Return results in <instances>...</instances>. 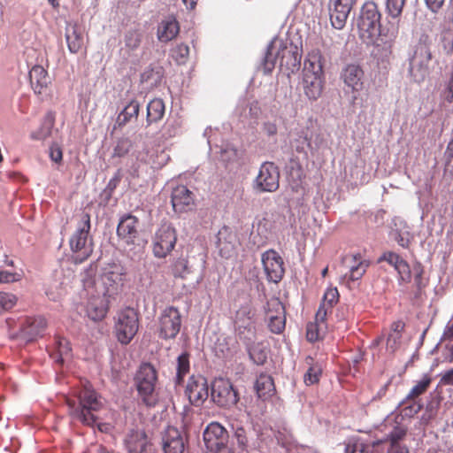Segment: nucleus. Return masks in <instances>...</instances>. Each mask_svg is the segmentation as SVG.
Wrapping results in <instances>:
<instances>
[{"mask_svg":"<svg viewBox=\"0 0 453 453\" xmlns=\"http://www.w3.org/2000/svg\"><path fill=\"white\" fill-rule=\"evenodd\" d=\"M141 41V35L137 31H129L125 36V44L132 50L140 46Z\"/></svg>","mask_w":453,"mask_h":453,"instance_id":"3c124183","label":"nucleus"},{"mask_svg":"<svg viewBox=\"0 0 453 453\" xmlns=\"http://www.w3.org/2000/svg\"><path fill=\"white\" fill-rule=\"evenodd\" d=\"M187 440L182 433L174 426H167L162 434V449L164 453H183Z\"/></svg>","mask_w":453,"mask_h":453,"instance_id":"4be33fe9","label":"nucleus"},{"mask_svg":"<svg viewBox=\"0 0 453 453\" xmlns=\"http://www.w3.org/2000/svg\"><path fill=\"white\" fill-rule=\"evenodd\" d=\"M109 310V302L104 296H93L87 306L88 316L94 321L104 319Z\"/></svg>","mask_w":453,"mask_h":453,"instance_id":"c85d7f7f","label":"nucleus"},{"mask_svg":"<svg viewBox=\"0 0 453 453\" xmlns=\"http://www.w3.org/2000/svg\"><path fill=\"white\" fill-rule=\"evenodd\" d=\"M228 432L218 422H211L203 432L206 453H232L227 445Z\"/></svg>","mask_w":453,"mask_h":453,"instance_id":"9d476101","label":"nucleus"},{"mask_svg":"<svg viewBox=\"0 0 453 453\" xmlns=\"http://www.w3.org/2000/svg\"><path fill=\"white\" fill-rule=\"evenodd\" d=\"M341 79L353 92H358L363 89L364 71L357 65L350 64L343 68L341 73Z\"/></svg>","mask_w":453,"mask_h":453,"instance_id":"393cba45","label":"nucleus"},{"mask_svg":"<svg viewBox=\"0 0 453 453\" xmlns=\"http://www.w3.org/2000/svg\"><path fill=\"white\" fill-rule=\"evenodd\" d=\"M47 323L45 319L42 317L26 318L20 326V334L27 342H32L37 337L42 336Z\"/></svg>","mask_w":453,"mask_h":453,"instance_id":"b1692460","label":"nucleus"},{"mask_svg":"<svg viewBox=\"0 0 453 453\" xmlns=\"http://www.w3.org/2000/svg\"><path fill=\"white\" fill-rule=\"evenodd\" d=\"M21 273L0 270V284L17 282L21 280Z\"/></svg>","mask_w":453,"mask_h":453,"instance_id":"864d4df0","label":"nucleus"},{"mask_svg":"<svg viewBox=\"0 0 453 453\" xmlns=\"http://www.w3.org/2000/svg\"><path fill=\"white\" fill-rule=\"evenodd\" d=\"M427 7L434 12H437L443 5L445 0H425Z\"/></svg>","mask_w":453,"mask_h":453,"instance_id":"0e129e2a","label":"nucleus"},{"mask_svg":"<svg viewBox=\"0 0 453 453\" xmlns=\"http://www.w3.org/2000/svg\"><path fill=\"white\" fill-rule=\"evenodd\" d=\"M254 315L250 306H242L235 313L234 330L238 338L246 345L251 343L256 338Z\"/></svg>","mask_w":453,"mask_h":453,"instance_id":"9b49d317","label":"nucleus"},{"mask_svg":"<svg viewBox=\"0 0 453 453\" xmlns=\"http://www.w3.org/2000/svg\"><path fill=\"white\" fill-rule=\"evenodd\" d=\"M115 334L121 344H128L139 329V314L131 307L119 311L116 317Z\"/></svg>","mask_w":453,"mask_h":453,"instance_id":"1a4fd4ad","label":"nucleus"},{"mask_svg":"<svg viewBox=\"0 0 453 453\" xmlns=\"http://www.w3.org/2000/svg\"><path fill=\"white\" fill-rule=\"evenodd\" d=\"M444 155L446 157L447 164H449L453 159V137L448 143Z\"/></svg>","mask_w":453,"mask_h":453,"instance_id":"774afa93","label":"nucleus"},{"mask_svg":"<svg viewBox=\"0 0 453 453\" xmlns=\"http://www.w3.org/2000/svg\"><path fill=\"white\" fill-rule=\"evenodd\" d=\"M50 159L56 163H60L63 158V152L59 146L52 145L50 149Z\"/></svg>","mask_w":453,"mask_h":453,"instance_id":"052dcab7","label":"nucleus"},{"mask_svg":"<svg viewBox=\"0 0 453 453\" xmlns=\"http://www.w3.org/2000/svg\"><path fill=\"white\" fill-rule=\"evenodd\" d=\"M72 348L70 342L60 336L55 338L54 350L50 353V357L54 361L62 365L66 359L71 357Z\"/></svg>","mask_w":453,"mask_h":453,"instance_id":"473e14b6","label":"nucleus"},{"mask_svg":"<svg viewBox=\"0 0 453 453\" xmlns=\"http://www.w3.org/2000/svg\"><path fill=\"white\" fill-rule=\"evenodd\" d=\"M441 46L444 53L449 56L453 52V32L445 31L441 35Z\"/></svg>","mask_w":453,"mask_h":453,"instance_id":"603ef678","label":"nucleus"},{"mask_svg":"<svg viewBox=\"0 0 453 453\" xmlns=\"http://www.w3.org/2000/svg\"><path fill=\"white\" fill-rule=\"evenodd\" d=\"M185 394L191 404L202 405L209 396V385L205 377L192 375L186 386Z\"/></svg>","mask_w":453,"mask_h":453,"instance_id":"a211bd4d","label":"nucleus"},{"mask_svg":"<svg viewBox=\"0 0 453 453\" xmlns=\"http://www.w3.org/2000/svg\"><path fill=\"white\" fill-rule=\"evenodd\" d=\"M140 104L136 100H132L118 115L114 129L124 127L132 118H136L139 114Z\"/></svg>","mask_w":453,"mask_h":453,"instance_id":"f704fd0d","label":"nucleus"},{"mask_svg":"<svg viewBox=\"0 0 453 453\" xmlns=\"http://www.w3.org/2000/svg\"><path fill=\"white\" fill-rule=\"evenodd\" d=\"M234 437L240 448L245 449L248 446V437L246 431L243 427L240 426L234 430Z\"/></svg>","mask_w":453,"mask_h":453,"instance_id":"6e6d98bb","label":"nucleus"},{"mask_svg":"<svg viewBox=\"0 0 453 453\" xmlns=\"http://www.w3.org/2000/svg\"><path fill=\"white\" fill-rule=\"evenodd\" d=\"M379 444V441L372 442V445L364 443L359 440L349 441L346 444L345 453H368L371 449Z\"/></svg>","mask_w":453,"mask_h":453,"instance_id":"37998d69","label":"nucleus"},{"mask_svg":"<svg viewBox=\"0 0 453 453\" xmlns=\"http://www.w3.org/2000/svg\"><path fill=\"white\" fill-rule=\"evenodd\" d=\"M90 215L82 212L79 215V220L75 231L69 239V246L73 253L75 264H81L93 253V241L90 236Z\"/></svg>","mask_w":453,"mask_h":453,"instance_id":"423d86ee","label":"nucleus"},{"mask_svg":"<svg viewBox=\"0 0 453 453\" xmlns=\"http://www.w3.org/2000/svg\"><path fill=\"white\" fill-rule=\"evenodd\" d=\"M179 33V22L173 17L162 20L157 27V38L162 42H168L173 40Z\"/></svg>","mask_w":453,"mask_h":453,"instance_id":"7c9ffc66","label":"nucleus"},{"mask_svg":"<svg viewBox=\"0 0 453 453\" xmlns=\"http://www.w3.org/2000/svg\"><path fill=\"white\" fill-rule=\"evenodd\" d=\"M324 85L323 56L319 50L315 49L308 53L303 64V90L310 101H317L322 96Z\"/></svg>","mask_w":453,"mask_h":453,"instance_id":"f03ea898","label":"nucleus"},{"mask_svg":"<svg viewBox=\"0 0 453 453\" xmlns=\"http://www.w3.org/2000/svg\"><path fill=\"white\" fill-rule=\"evenodd\" d=\"M125 442L129 453H143L148 445V438L143 431H132Z\"/></svg>","mask_w":453,"mask_h":453,"instance_id":"2f4dec72","label":"nucleus"},{"mask_svg":"<svg viewBox=\"0 0 453 453\" xmlns=\"http://www.w3.org/2000/svg\"><path fill=\"white\" fill-rule=\"evenodd\" d=\"M300 137L303 138L308 148L311 150H319L322 146L326 145V140L324 134L319 131H310L309 128L301 131Z\"/></svg>","mask_w":453,"mask_h":453,"instance_id":"e433bc0d","label":"nucleus"},{"mask_svg":"<svg viewBox=\"0 0 453 453\" xmlns=\"http://www.w3.org/2000/svg\"><path fill=\"white\" fill-rule=\"evenodd\" d=\"M65 40L71 53L76 54L84 48L83 31L77 23L67 24Z\"/></svg>","mask_w":453,"mask_h":453,"instance_id":"cd10ccee","label":"nucleus"},{"mask_svg":"<svg viewBox=\"0 0 453 453\" xmlns=\"http://www.w3.org/2000/svg\"><path fill=\"white\" fill-rule=\"evenodd\" d=\"M327 326L320 325L316 322H310L306 328V337L311 342L318 341L326 332Z\"/></svg>","mask_w":453,"mask_h":453,"instance_id":"79ce46f5","label":"nucleus"},{"mask_svg":"<svg viewBox=\"0 0 453 453\" xmlns=\"http://www.w3.org/2000/svg\"><path fill=\"white\" fill-rule=\"evenodd\" d=\"M268 327L273 334H281L286 326V311L281 301L277 297L268 300L265 309Z\"/></svg>","mask_w":453,"mask_h":453,"instance_id":"f3484780","label":"nucleus"},{"mask_svg":"<svg viewBox=\"0 0 453 453\" xmlns=\"http://www.w3.org/2000/svg\"><path fill=\"white\" fill-rule=\"evenodd\" d=\"M277 61L281 69L285 68L293 73L300 65L301 55L296 47L291 44L288 46L282 39L274 38L267 48L264 59L265 67L271 71Z\"/></svg>","mask_w":453,"mask_h":453,"instance_id":"39448f33","label":"nucleus"},{"mask_svg":"<svg viewBox=\"0 0 453 453\" xmlns=\"http://www.w3.org/2000/svg\"><path fill=\"white\" fill-rule=\"evenodd\" d=\"M432 382V378L429 374H425L422 379L417 382V384L411 389L409 394L407 395L403 403H407L408 402L413 401V404L406 407L405 411L410 410V413H418L422 405L419 403L415 402L416 398L419 395H423L429 388Z\"/></svg>","mask_w":453,"mask_h":453,"instance_id":"bb28decb","label":"nucleus"},{"mask_svg":"<svg viewBox=\"0 0 453 453\" xmlns=\"http://www.w3.org/2000/svg\"><path fill=\"white\" fill-rule=\"evenodd\" d=\"M441 383L443 385H450L453 386V368L446 371L441 378Z\"/></svg>","mask_w":453,"mask_h":453,"instance_id":"69168bd1","label":"nucleus"},{"mask_svg":"<svg viewBox=\"0 0 453 453\" xmlns=\"http://www.w3.org/2000/svg\"><path fill=\"white\" fill-rule=\"evenodd\" d=\"M255 389L259 398L266 400L271 397L275 391L272 376L265 373L259 374L255 383Z\"/></svg>","mask_w":453,"mask_h":453,"instance_id":"72a5a7b5","label":"nucleus"},{"mask_svg":"<svg viewBox=\"0 0 453 453\" xmlns=\"http://www.w3.org/2000/svg\"><path fill=\"white\" fill-rule=\"evenodd\" d=\"M250 357L251 359L254 360L255 363L257 365H263L266 360V355L264 351H259L258 353H256L255 350H250Z\"/></svg>","mask_w":453,"mask_h":453,"instance_id":"680f3d73","label":"nucleus"},{"mask_svg":"<svg viewBox=\"0 0 453 453\" xmlns=\"http://www.w3.org/2000/svg\"><path fill=\"white\" fill-rule=\"evenodd\" d=\"M331 312H332L331 310L319 305V310L317 311V313L315 315L314 322L319 323L320 325L327 326L326 317H327L328 313H331Z\"/></svg>","mask_w":453,"mask_h":453,"instance_id":"4d7b16f0","label":"nucleus"},{"mask_svg":"<svg viewBox=\"0 0 453 453\" xmlns=\"http://www.w3.org/2000/svg\"><path fill=\"white\" fill-rule=\"evenodd\" d=\"M18 302L16 295L0 291V314L12 309Z\"/></svg>","mask_w":453,"mask_h":453,"instance_id":"49530a36","label":"nucleus"},{"mask_svg":"<svg viewBox=\"0 0 453 453\" xmlns=\"http://www.w3.org/2000/svg\"><path fill=\"white\" fill-rule=\"evenodd\" d=\"M177 241L176 231L168 223L157 229L153 242V253L158 258L165 257L174 248Z\"/></svg>","mask_w":453,"mask_h":453,"instance_id":"4468645a","label":"nucleus"},{"mask_svg":"<svg viewBox=\"0 0 453 453\" xmlns=\"http://www.w3.org/2000/svg\"><path fill=\"white\" fill-rule=\"evenodd\" d=\"M55 124V116L52 112H48L40 126V127L31 134L34 140H45L50 137Z\"/></svg>","mask_w":453,"mask_h":453,"instance_id":"c9c22d12","label":"nucleus"},{"mask_svg":"<svg viewBox=\"0 0 453 453\" xmlns=\"http://www.w3.org/2000/svg\"><path fill=\"white\" fill-rule=\"evenodd\" d=\"M176 370L175 384L180 385L183 383L184 377L189 372V355L188 353H183L179 356Z\"/></svg>","mask_w":453,"mask_h":453,"instance_id":"a19ab883","label":"nucleus"},{"mask_svg":"<svg viewBox=\"0 0 453 453\" xmlns=\"http://www.w3.org/2000/svg\"><path fill=\"white\" fill-rule=\"evenodd\" d=\"M357 0H329L328 10L332 26L342 29Z\"/></svg>","mask_w":453,"mask_h":453,"instance_id":"aec40b11","label":"nucleus"},{"mask_svg":"<svg viewBox=\"0 0 453 453\" xmlns=\"http://www.w3.org/2000/svg\"><path fill=\"white\" fill-rule=\"evenodd\" d=\"M444 98L449 103H453V69L446 83L444 89Z\"/></svg>","mask_w":453,"mask_h":453,"instance_id":"13d9d810","label":"nucleus"},{"mask_svg":"<svg viewBox=\"0 0 453 453\" xmlns=\"http://www.w3.org/2000/svg\"><path fill=\"white\" fill-rule=\"evenodd\" d=\"M261 261L267 280L279 283L285 274L284 261L280 255L274 250H268L262 254Z\"/></svg>","mask_w":453,"mask_h":453,"instance_id":"dca6fc26","label":"nucleus"},{"mask_svg":"<svg viewBox=\"0 0 453 453\" xmlns=\"http://www.w3.org/2000/svg\"><path fill=\"white\" fill-rule=\"evenodd\" d=\"M443 339L446 341L453 340V320L449 322L443 332Z\"/></svg>","mask_w":453,"mask_h":453,"instance_id":"338daca9","label":"nucleus"},{"mask_svg":"<svg viewBox=\"0 0 453 453\" xmlns=\"http://www.w3.org/2000/svg\"><path fill=\"white\" fill-rule=\"evenodd\" d=\"M127 275L126 268L120 264H109L103 276L104 283L107 286L116 288L122 285Z\"/></svg>","mask_w":453,"mask_h":453,"instance_id":"c756f323","label":"nucleus"},{"mask_svg":"<svg viewBox=\"0 0 453 453\" xmlns=\"http://www.w3.org/2000/svg\"><path fill=\"white\" fill-rule=\"evenodd\" d=\"M133 146V142L129 138L122 137L117 141V143L113 149L112 157H123L128 154L131 148Z\"/></svg>","mask_w":453,"mask_h":453,"instance_id":"a18cd8bd","label":"nucleus"},{"mask_svg":"<svg viewBox=\"0 0 453 453\" xmlns=\"http://www.w3.org/2000/svg\"><path fill=\"white\" fill-rule=\"evenodd\" d=\"M157 382V374L154 366L148 363L142 364L135 374L134 384L139 397L148 407L155 406L159 400Z\"/></svg>","mask_w":453,"mask_h":453,"instance_id":"0eeeda50","label":"nucleus"},{"mask_svg":"<svg viewBox=\"0 0 453 453\" xmlns=\"http://www.w3.org/2000/svg\"><path fill=\"white\" fill-rule=\"evenodd\" d=\"M444 98L449 103H453V69L446 83L444 89Z\"/></svg>","mask_w":453,"mask_h":453,"instance_id":"bf43d9fd","label":"nucleus"},{"mask_svg":"<svg viewBox=\"0 0 453 453\" xmlns=\"http://www.w3.org/2000/svg\"><path fill=\"white\" fill-rule=\"evenodd\" d=\"M77 397L78 403L72 399L66 400L70 416L85 426H94L97 420L96 413L103 408L101 397L87 385L79 391Z\"/></svg>","mask_w":453,"mask_h":453,"instance_id":"7ed1b4c3","label":"nucleus"},{"mask_svg":"<svg viewBox=\"0 0 453 453\" xmlns=\"http://www.w3.org/2000/svg\"><path fill=\"white\" fill-rule=\"evenodd\" d=\"M344 262L349 267V272L343 275V280L350 288L352 283L362 279L370 265V262L359 253L346 257Z\"/></svg>","mask_w":453,"mask_h":453,"instance_id":"6ab92c4d","label":"nucleus"},{"mask_svg":"<svg viewBox=\"0 0 453 453\" xmlns=\"http://www.w3.org/2000/svg\"><path fill=\"white\" fill-rule=\"evenodd\" d=\"M29 82L35 94L42 95L46 92L50 84V78L45 68L35 65L29 71Z\"/></svg>","mask_w":453,"mask_h":453,"instance_id":"a878e982","label":"nucleus"},{"mask_svg":"<svg viewBox=\"0 0 453 453\" xmlns=\"http://www.w3.org/2000/svg\"><path fill=\"white\" fill-rule=\"evenodd\" d=\"M305 363L309 365V369L303 377L304 383L308 386L318 383L322 373L321 366L315 363L311 357H307Z\"/></svg>","mask_w":453,"mask_h":453,"instance_id":"ea45409f","label":"nucleus"},{"mask_svg":"<svg viewBox=\"0 0 453 453\" xmlns=\"http://www.w3.org/2000/svg\"><path fill=\"white\" fill-rule=\"evenodd\" d=\"M406 0H387L386 9L388 13L394 19L401 16Z\"/></svg>","mask_w":453,"mask_h":453,"instance_id":"de8ad7c7","label":"nucleus"},{"mask_svg":"<svg viewBox=\"0 0 453 453\" xmlns=\"http://www.w3.org/2000/svg\"><path fill=\"white\" fill-rule=\"evenodd\" d=\"M380 12L373 2H366L361 10L358 19L360 38L367 44L376 43L379 37L393 40L398 34V24L389 23L388 27L380 24Z\"/></svg>","mask_w":453,"mask_h":453,"instance_id":"f257e3e1","label":"nucleus"},{"mask_svg":"<svg viewBox=\"0 0 453 453\" xmlns=\"http://www.w3.org/2000/svg\"><path fill=\"white\" fill-rule=\"evenodd\" d=\"M338 300L339 293L337 288H328L323 296L320 305L332 311L334 305L337 303Z\"/></svg>","mask_w":453,"mask_h":453,"instance_id":"09e8293b","label":"nucleus"},{"mask_svg":"<svg viewBox=\"0 0 453 453\" xmlns=\"http://www.w3.org/2000/svg\"><path fill=\"white\" fill-rule=\"evenodd\" d=\"M380 261H386L395 268L398 273V283L400 285L409 284L413 279L416 296L420 295L426 287L427 280L424 278L425 270L421 263L416 262L411 267L406 260L393 251L384 252Z\"/></svg>","mask_w":453,"mask_h":453,"instance_id":"20e7f679","label":"nucleus"},{"mask_svg":"<svg viewBox=\"0 0 453 453\" xmlns=\"http://www.w3.org/2000/svg\"><path fill=\"white\" fill-rule=\"evenodd\" d=\"M211 399L220 407L231 408L239 402V394L227 379H215L211 385Z\"/></svg>","mask_w":453,"mask_h":453,"instance_id":"ddd939ff","label":"nucleus"},{"mask_svg":"<svg viewBox=\"0 0 453 453\" xmlns=\"http://www.w3.org/2000/svg\"><path fill=\"white\" fill-rule=\"evenodd\" d=\"M172 58L179 65L185 64L189 56V47L185 43H180L172 50Z\"/></svg>","mask_w":453,"mask_h":453,"instance_id":"c03bdc74","label":"nucleus"},{"mask_svg":"<svg viewBox=\"0 0 453 453\" xmlns=\"http://www.w3.org/2000/svg\"><path fill=\"white\" fill-rule=\"evenodd\" d=\"M432 59L428 35H423L414 46L409 60V73L416 82H422L429 73Z\"/></svg>","mask_w":453,"mask_h":453,"instance_id":"6e6552de","label":"nucleus"},{"mask_svg":"<svg viewBox=\"0 0 453 453\" xmlns=\"http://www.w3.org/2000/svg\"><path fill=\"white\" fill-rule=\"evenodd\" d=\"M165 113V104L162 99L155 98L151 100L147 106V123L160 120Z\"/></svg>","mask_w":453,"mask_h":453,"instance_id":"58836bf2","label":"nucleus"},{"mask_svg":"<svg viewBox=\"0 0 453 453\" xmlns=\"http://www.w3.org/2000/svg\"><path fill=\"white\" fill-rule=\"evenodd\" d=\"M406 429L402 426H395L388 435L390 447H402L400 441L405 437Z\"/></svg>","mask_w":453,"mask_h":453,"instance_id":"8fccbe9b","label":"nucleus"},{"mask_svg":"<svg viewBox=\"0 0 453 453\" xmlns=\"http://www.w3.org/2000/svg\"><path fill=\"white\" fill-rule=\"evenodd\" d=\"M170 273L175 279L184 280L191 273L187 257H178L174 259L170 266Z\"/></svg>","mask_w":453,"mask_h":453,"instance_id":"4c0bfd02","label":"nucleus"},{"mask_svg":"<svg viewBox=\"0 0 453 453\" xmlns=\"http://www.w3.org/2000/svg\"><path fill=\"white\" fill-rule=\"evenodd\" d=\"M117 234L126 244H134L139 237V219L132 214L123 216L118 224Z\"/></svg>","mask_w":453,"mask_h":453,"instance_id":"412c9836","label":"nucleus"},{"mask_svg":"<svg viewBox=\"0 0 453 453\" xmlns=\"http://www.w3.org/2000/svg\"><path fill=\"white\" fill-rule=\"evenodd\" d=\"M280 186L278 167L271 162L264 163L254 181V188L258 192H274Z\"/></svg>","mask_w":453,"mask_h":453,"instance_id":"2eb2a0df","label":"nucleus"},{"mask_svg":"<svg viewBox=\"0 0 453 453\" xmlns=\"http://www.w3.org/2000/svg\"><path fill=\"white\" fill-rule=\"evenodd\" d=\"M121 173L119 171H118L114 176L109 180L108 184H107V189L110 191V192H112L117 187L118 185L119 184L120 180H121Z\"/></svg>","mask_w":453,"mask_h":453,"instance_id":"e2e57ef3","label":"nucleus"},{"mask_svg":"<svg viewBox=\"0 0 453 453\" xmlns=\"http://www.w3.org/2000/svg\"><path fill=\"white\" fill-rule=\"evenodd\" d=\"M171 202L175 212L188 211L195 204V196L186 186L180 185L173 189Z\"/></svg>","mask_w":453,"mask_h":453,"instance_id":"5701e85b","label":"nucleus"},{"mask_svg":"<svg viewBox=\"0 0 453 453\" xmlns=\"http://www.w3.org/2000/svg\"><path fill=\"white\" fill-rule=\"evenodd\" d=\"M402 334L396 333H390L387 338V349L391 352H395L400 345Z\"/></svg>","mask_w":453,"mask_h":453,"instance_id":"5fc2aeb1","label":"nucleus"},{"mask_svg":"<svg viewBox=\"0 0 453 453\" xmlns=\"http://www.w3.org/2000/svg\"><path fill=\"white\" fill-rule=\"evenodd\" d=\"M181 314L174 306L165 307L158 318V336L163 340L174 339L181 327Z\"/></svg>","mask_w":453,"mask_h":453,"instance_id":"f8f14e48","label":"nucleus"}]
</instances>
